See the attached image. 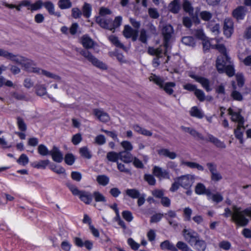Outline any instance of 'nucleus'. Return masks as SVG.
<instances>
[{
	"label": "nucleus",
	"instance_id": "64",
	"mask_svg": "<svg viewBox=\"0 0 251 251\" xmlns=\"http://www.w3.org/2000/svg\"><path fill=\"white\" fill-rule=\"evenodd\" d=\"M81 140L82 137L80 133L75 134L72 137V142L75 145L78 144Z\"/></svg>",
	"mask_w": 251,
	"mask_h": 251
},
{
	"label": "nucleus",
	"instance_id": "8",
	"mask_svg": "<svg viewBox=\"0 0 251 251\" xmlns=\"http://www.w3.org/2000/svg\"><path fill=\"white\" fill-rule=\"evenodd\" d=\"M182 233L184 239L191 246H193L194 242L199 237L198 234L190 228H184Z\"/></svg>",
	"mask_w": 251,
	"mask_h": 251
},
{
	"label": "nucleus",
	"instance_id": "46",
	"mask_svg": "<svg viewBox=\"0 0 251 251\" xmlns=\"http://www.w3.org/2000/svg\"><path fill=\"white\" fill-rule=\"evenodd\" d=\"M17 161L20 165L25 166L28 164L29 159L26 155L22 154Z\"/></svg>",
	"mask_w": 251,
	"mask_h": 251
},
{
	"label": "nucleus",
	"instance_id": "44",
	"mask_svg": "<svg viewBox=\"0 0 251 251\" xmlns=\"http://www.w3.org/2000/svg\"><path fill=\"white\" fill-rule=\"evenodd\" d=\"M79 153L81 156L87 159L91 157L90 152L86 147H82L79 149Z\"/></svg>",
	"mask_w": 251,
	"mask_h": 251
},
{
	"label": "nucleus",
	"instance_id": "56",
	"mask_svg": "<svg viewBox=\"0 0 251 251\" xmlns=\"http://www.w3.org/2000/svg\"><path fill=\"white\" fill-rule=\"evenodd\" d=\"M183 44L190 46H193L195 45L194 39L190 36L184 37L182 39Z\"/></svg>",
	"mask_w": 251,
	"mask_h": 251
},
{
	"label": "nucleus",
	"instance_id": "57",
	"mask_svg": "<svg viewBox=\"0 0 251 251\" xmlns=\"http://www.w3.org/2000/svg\"><path fill=\"white\" fill-rule=\"evenodd\" d=\"M17 121L18 128L22 131H25L26 130V126L24 120L21 118L18 117Z\"/></svg>",
	"mask_w": 251,
	"mask_h": 251
},
{
	"label": "nucleus",
	"instance_id": "51",
	"mask_svg": "<svg viewBox=\"0 0 251 251\" xmlns=\"http://www.w3.org/2000/svg\"><path fill=\"white\" fill-rule=\"evenodd\" d=\"M65 163L69 165H72L74 164L75 161V157L74 155L72 153H67L66 154L64 157Z\"/></svg>",
	"mask_w": 251,
	"mask_h": 251
},
{
	"label": "nucleus",
	"instance_id": "48",
	"mask_svg": "<svg viewBox=\"0 0 251 251\" xmlns=\"http://www.w3.org/2000/svg\"><path fill=\"white\" fill-rule=\"evenodd\" d=\"M183 8L184 10L189 13V14H191L193 12V8L191 3L187 0H184Z\"/></svg>",
	"mask_w": 251,
	"mask_h": 251
},
{
	"label": "nucleus",
	"instance_id": "28",
	"mask_svg": "<svg viewBox=\"0 0 251 251\" xmlns=\"http://www.w3.org/2000/svg\"><path fill=\"white\" fill-rule=\"evenodd\" d=\"M210 191V190L207 189L205 185L201 183L197 184L195 188V193L199 195L205 194L207 196L208 191Z\"/></svg>",
	"mask_w": 251,
	"mask_h": 251
},
{
	"label": "nucleus",
	"instance_id": "7",
	"mask_svg": "<svg viewBox=\"0 0 251 251\" xmlns=\"http://www.w3.org/2000/svg\"><path fill=\"white\" fill-rule=\"evenodd\" d=\"M180 185L186 189H190L195 179V176L193 175L187 174L177 177Z\"/></svg>",
	"mask_w": 251,
	"mask_h": 251
},
{
	"label": "nucleus",
	"instance_id": "31",
	"mask_svg": "<svg viewBox=\"0 0 251 251\" xmlns=\"http://www.w3.org/2000/svg\"><path fill=\"white\" fill-rule=\"evenodd\" d=\"M244 130V125L242 126H239V125L237 126V127L236 129L234 130V134L237 138H238L241 144L243 143V133Z\"/></svg>",
	"mask_w": 251,
	"mask_h": 251
},
{
	"label": "nucleus",
	"instance_id": "58",
	"mask_svg": "<svg viewBox=\"0 0 251 251\" xmlns=\"http://www.w3.org/2000/svg\"><path fill=\"white\" fill-rule=\"evenodd\" d=\"M127 243L132 250H137L140 245L134 241L132 238H129L127 240Z\"/></svg>",
	"mask_w": 251,
	"mask_h": 251
},
{
	"label": "nucleus",
	"instance_id": "45",
	"mask_svg": "<svg viewBox=\"0 0 251 251\" xmlns=\"http://www.w3.org/2000/svg\"><path fill=\"white\" fill-rule=\"evenodd\" d=\"M176 247L177 248V250L179 249L181 251H190V248L189 247L188 245L186 243L182 241L177 242L176 244Z\"/></svg>",
	"mask_w": 251,
	"mask_h": 251
},
{
	"label": "nucleus",
	"instance_id": "50",
	"mask_svg": "<svg viewBox=\"0 0 251 251\" xmlns=\"http://www.w3.org/2000/svg\"><path fill=\"white\" fill-rule=\"evenodd\" d=\"M219 247L223 250H229L231 247V243L226 240H223L220 242L218 244Z\"/></svg>",
	"mask_w": 251,
	"mask_h": 251
},
{
	"label": "nucleus",
	"instance_id": "54",
	"mask_svg": "<svg viewBox=\"0 0 251 251\" xmlns=\"http://www.w3.org/2000/svg\"><path fill=\"white\" fill-rule=\"evenodd\" d=\"M109 40L116 46L124 49V46L120 42L118 38L115 36L112 35L109 37Z\"/></svg>",
	"mask_w": 251,
	"mask_h": 251
},
{
	"label": "nucleus",
	"instance_id": "20",
	"mask_svg": "<svg viewBox=\"0 0 251 251\" xmlns=\"http://www.w3.org/2000/svg\"><path fill=\"white\" fill-rule=\"evenodd\" d=\"M96 21L101 27L106 28L110 30L113 29L112 27V23L110 20L106 19L101 17H98L96 18Z\"/></svg>",
	"mask_w": 251,
	"mask_h": 251
},
{
	"label": "nucleus",
	"instance_id": "12",
	"mask_svg": "<svg viewBox=\"0 0 251 251\" xmlns=\"http://www.w3.org/2000/svg\"><path fill=\"white\" fill-rule=\"evenodd\" d=\"M50 155H51L52 160L57 163L61 162L64 158L63 153L55 146H53L51 151H50Z\"/></svg>",
	"mask_w": 251,
	"mask_h": 251
},
{
	"label": "nucleus",
	"instance_id": "32",
	"mask_svg": "<svg viewBox=\"0 0 251 251\" xmlns=\"http://www.w3.org/2000/svg\"><path fill=\"white\" fill-rule=\"evenodd\" d=\"M166 219L168 221L170 225L173 226H177V223L173 220V218H176L177 217V215L176 212L170 210L168 211L167 213L166 214Z\"/></svg>",
	"mask_w": 251,
	"mask_h": 251
},
{
	"label": "nucleus",
	"instance_id": "6",
	"mask_svg": "<svg viewBox=\"0 0 251 251\" xmlns=\"http://www.w3.org/2000/svg\"><path fill=\"white\" fill-rule=\"evenodd\" d=\"M79 53L96 67L102 70L107 69L106 65L103 62L99 60L89 51L85 50H81Z\"/></svg>",
	"mask_w": 251,
	"mask_h": 251
},
{
	"label": "nucleus",
	"instance_id": "4",
	"mask_svg": "<svg viewBox=\"0 0 251 251\" xmlns=\"http://www.w3.org/2000/svg\"><path fill=\"white\" fill-rule=\"evenodd\" d=\"M149 80L153 81L160 88L163 89L164 91L169 95H172L174 93V89L176 87V83L174 82H168L164 83L163 80L159 76L151 74L149 77Z\"/></svg>",
	"mask_w": 251,
	"mask_h": 251
},
{
	"label": "nucleus",
	"instance_id": "2",
	"mask_svg": "<svg viewBox=\"0 0 251 251\" xmlns=\"http://www.w3.org/2000/svg\"><path fill=\"white\" fill-rule=\"evenodd\" d=\"M216 48L221 53V55L218 57L216 61V68L218 72H226L228 76H232L235 74V71L230 59L227 55L225 47L223 45H218Z\"/></svg>",
	"mask_w": 251,
	"mask_h": 251
},
{
	"label": "nucleus",
	"instance_id": "29",
	"mask_svg": "<svg viewBox=\"0 0 251 251\" xmlns=\"http://www.w3.org/2000/svg\"><path fill=\"white\" fill-rule=\"evenodd\" d=\"M196 249L199 251H204L206 249V245L205 242L200 239L199 237L195 242L193 246Z\"/></svg>",
	"mask_w": 251,
	"mask_h": 251
},
{
	"label": "nucleus",
	"instance_id": "24",
	"mask_svg": "<svg viewBox=\"0 0 251 251\" xmlns=\"http://www.w3.org/2000/svg\"><path fill=\"white\" fill-rule=\"evenodd\" d=\"M160 249L163 251H177L175 245L169 240H166L160 244Z\"/></svg>",
	"mask_w": 251,
	"mask_h": 251
},
{
	"label": "nucleus",
	"instance_id": "49",
	"mask_svg": "<svg viewBox=\"0 0 251 251\" xmlns=\"http://www.w3.org/2000/svg\"><path fill=\"white\" fill-rule=\"evenodd\" d=\"M44 2L41 0H38L35 3L31 4L30 7H28V9L31 11H35L40 9L43 6Z\"/></svg>",
	"mask_w": 251,
	"mask_h": 251
},
{
	"label": "nucleus",
	"instance_id": "16",
	"mask_svg": "<svg viewBox=\"0 0 251 251\" xmlns=\"http://www.w3.org/2000/svg\"><path fill=\"white\" fill-rule=\"evenodd\" d=\"M93 112L96 117L101 122L106 123L110 120L108 114L102 110L95 109Z\"/></svg>",
	"mask_w": 251,
	"mask_h": 251
},
{
	"label": "nucleus",
	"instance_id": "3",
	"mask_svg": "<svg viewBox=\"0 0 251 251\" xmlns=\"http://www.w3.org/2000/svg\"><path fill=\"white\" fill-rule=\"evenodd\" d=\"M233 213L232 215L233 221L238 226H247L249 222L246 216L251 218V209L246 208L243 210L240 207L233 206Z\"/></svg>",
	"mask_w": 251,
	"mask_h": 251
},
{
	"label": "nucleus",
	"instance_id": "21",
	"mask_svg": "<svg viewBox=\"0 0 251 251\" xmlns=\"http://www.w3.org/2000/svg\"><path fill=\"white\" fill-rule=\"evenodd\" d=\"M43 6L47 9L50 14L55 15L57 17L61 16L60 12L55 11V7L54 4L50 1H46L44 2Z\"/></svg>",
	"mask_w": 251,
	"mask_h": 251
},
{
	"label": "nucleus",
	"instance_id": "18",
	"mask_svg": "<svg viewBox=\"0 0 251 251\" xmlns=\"http://www.w3.org/2000/svg\"><path fill=\"white\" fill-rule=\"evenodd\" d=\"M152 173L155 176L159 179L169 178L168 172L158 166H155L153 167Z\"/></svg>",
	"mask_w": 251,
	"mask_h": 251
},
{
	"label": "nucleus",
	"instance_id": "33",
	"mask_svg": "<svg viewBox=\"0 0 251 251\" xmlns=\"http://www.w3.org/2000/svg\"><path fill=\"white\" fill-rule=\"evenodd\" d=\"M179 0H174L169 5V10L173 13H177L180 10Z\"/></svg>",
	"mask_w": 251,
	"mask_h": 251
},
{
	"label": "nucleus",
	"instance_id": "25",
	"mask_svg": "<svg viewBox=\"0 0 251 251\" xmlns=\"http://www.w3.org/2000/svg\"><path fill=\"white\" fill-rule=\"evenodd\" d=\"M207 197L208 200H211L216 203H219L224 200V198L221 193L219 192L212 193L210 191H208Z\"/></svg>",
	"mask_w": 251,
	"mask_h": 251
},
{
	"label": "nucleus",
	"instance_id": "26",
	"mask_svg": "<svg viewBox=\"0 0 251 251\" xmlns=\"http://www.w3.org/2000/svg\"><path fill=\"white\" fill-rule=\"evenodd\" d=\"M247 11L246 8L244 6H239L233 10L232 15L237 20L243 19Z\"/></svg>",
	"mask_w": 251,
	"mask_h": 251
},
{
	"label": "nucleus",
	"instance_id": "38",
	"mask_svg": "<svg viewBox=\"0 0 251 251\" xmlns=\"http://www.w3.org/2000/svg\"><path fill=\"white\" fill-rule=\"evenodd\" d=\"M58 6L61 9H68L71 7L72 2L71 0H59Z\"/></svg>",
	"mask_w": 251,
	"mask_h": 251
},
{
	"label": "nucleus",
	"instance_id": "39",
	"mask_svg": "<svg viewBox=\"0 0 251 251\" xmlns=\"http://www.w3.org/2000/svg\"><path fill=\"white\" fill-rule=\"evenodd\" d=\"M120 145H121V147L124 150V151L130 152L133 149V145L128 141H126V140L123 141L121 142Z\"/></svg>",
	"mask_w": 251,
	"mask_h": 251
},
{
	"label": "nucleus",
	"instance_id": "23",
	"mask_svg": "<svg viewBox=\"0 0 251 251\" xmlns=\"http://www.w3.org/2000/svg\"><path fill=\"white\" fill-rule=\"evenodd\" d=\"M119 155V160L125 163H130L133 160V156L130 152L120 151Z\"/></svg>",
	"mask_w": 251,
	"mask_h": 251
},
{
	"label": "nucleus",
	"instance_id": "19",
	"mask_svg": "<svg viewBox=\"0 0 251 251\" xmlns=\"http://www.w3.org/2000/svg\"><path fill=\"white\" fill-rule=\"evenodd\" d=\"M157 153L161 156L168 157L170 159H175L177 157V154L171 151L168 149L162 148L157 151Z\"/></svg>",
	"mask_w": 251,
	"mask_h": 251
},
{
	"label": "nucleus",
	"instance_id": "13",
	"mask_svg": "<svg viewBox=\"0 0 251 251\" xmlns=\"http://www.w3.org/2000/svg\"><path fill=\"white\" fill-rule=\"evenodd\" d=\"M148 52L151 55L156 56V57L153 60L152 65L154 67L158 66L160 64L159 58L162 52V50L160 48L155 49L154 48L150 47L148 49Z\"/></svg>",
	"mask_w": 251,
	"mask_h": 251
},
{
	"label": "nucleus",
	"instance_id": "22",
	"mask_svg": "<svg viewBox=\"0 0 251 251\" xmlns=\"http://www.w3.org/2000/svg\"><path fill=\"white\" fill-rule=\"evenodd\" d=\"M205 140L211 142L217 148L224 149L226 147L225 144L223 142L220 141L218 138L211 134H208L207 138H205Z\"/></svg>",
	"mask_w": 251,
	"mask_h": 251
},
{
	"label": "nucleus",
	"instance_id": "55",
	"mask_svg": "<svg viewBox=\"0 0 251 251\" xmlns=\"http://www.w3.org/2000/svg\"><path fill=\"white\" fill-rule=\"evenodd\" d=\"M194 94L200 101H203L205 100L204 93L201 90L199 89H196Z\"/></svg>",
	"mask_w": 251,
	"mask_h": 251
},
{
	"label": "nucleus",
	"instance_id": "17",
	"mask_svg": "<svg viewBox=\"0 0 251 251\" xmlns=\"http://www.w3.org/2000/svg\"><path fill=\"white\" fill-rule=\"evenodd\" d=\"M233 32L232 21L230 19H226L224 25V32L227 37H229Z\"/></svg>",
	"mask_w": 251,
	"mask_h": 251
},
{
	"label": "nucleus",
	"instance_id": "61",
	"mask_svg": "<svg viewBox=\"0 0 251 251\" xmlns=\"http://www.w3.org/2000/svg\"><path fill=\"white\" fill-rule=\"evenodd\" d=\"M200 17L204 21H208L212 18V14L209 12L203 11L201 12Z\"/></svg>",
	"mask_w": 251,
	"mask_h": 251
},
{
	"label": "nucleus",
	"instance_id": "40",
	"mask_svg": "<svg viewBox=\"0 0 251 251\" xmlns=\"http://www.w3.org/2000/svg\"><path fill=\"white\" fill-rule=\"evenodd\" d=\"M38 152L42 156H47L50 154V151L47 147L43 144H41L38 146Z\"/></svg>",
	"mask_w": 251,
	"mask_h": 251
},
{
	"label": "nucleus",
	"instance_id": "47",
	"mask_svg": "<svg viewBox=\"0 0 251 251\" xmlns=\"http://www.w3.org/2000/svg\"><path fill=\"white\" fill-rule=\"evenodd\" d=\"M91 7L89 4L85 3L83 7V15L86 18H89L91 14Z\"/></svg>",
	"mask_w": 251,
	"mask_h": 251
},
{
	"label": "nucleus",
	"instance_id": "62",
	"mask_svg": "<svg viewBox=\"0 0 251 251\" xmlns=\"http://www.w3.org/2000/svg\"><path fill=\"white\" fill-rule=\"evenodd\" d=\"M123 217L127 222H131L133 220L132 213L129 211H124L122 213Z\"/></svg>",
	"mask_w": 251,
	"mask_h": 251
},
{
	"label": "nucleus",
	"instance_id": "34",
	"mask_svg": "<svg viewBox=\"0 0 251 251\" xmlns=\"http://www.w3.org/2000/svg\"><path fill=\"white\" fill-rule=\"evenodd\" d=\"M132 128L137 133L142 134L145 136H151L152 135L151 132L144 128H142L138 125H134L132 126Z\"/></svg>",
	"mask_w": 251,
	"mask_h": 251
},
{
	"label": "nucleus",
	"instance_id": "10",
	"mask_svg": "<svg viewBox=\"0 0 251 251\" xmlns=\"http://www.w3.org/2000/svg\"><path fill=\"white\" fill-rule=\"evenodd\" d=\"M228 114L231 116V120L238 123L239 126H242L244 123L243 117L240 115V112L231 108L228 109Z\"/></svg>",
	"mask_w": 251,
	"mask_h": 251
},
{
	"label": "nucleus",
	"instance_id": "11",
	"mask_svg": "<svg viewBox=\"0 0 251 251\" xmlns=\"http://www.w3.org/2000/svg\"><path fill=\"white\" fill-rule=\"evenodd\" d=\"M174 32L173 28L170 25H166L163 27L162 33L164 38V46L166 49L168 46V41Z\"/></svg>",
	"mask_w": 251,
	"mask_h": 251
},
{
	"label": "nucleus",
	"instance_id": "36",
	"mask_svg": "<svg viewBox=\"0 0 251 251\" xmlns=\"http://www.w3.org/2000/svg\"><path fill=\"white\" fill-rule=\"evenodd\" d=\"M49 160H40L37 162H34L32 166L34 168L37 169H44L49 164Z\"/></svg>",
	"mask_w": 251,
	"mask_h": 251
},
{
	"label": "nucleus",
	"instance_id": "30",
	"mask_svg": "<svg viewBox=\"0 0 251 251\" xmlns=\"http://www.w3.org/2000/svg\"><path fill=\"white\" fill-rule=\"evenodd\" d=\"M190 115L199 119H201L203 117L204 114L201 110L196 106L192 107L190 110Z\"/></svg>",
	"mask_w": 251,
	"mask_h": 251
},
{
	"label": "nucleus",
	"instance_id": "53",
	"mask_svg": "<svg viewBox=\"0 0 251 251\" xmlns=\"http://www.w3.org/2000/svg\"><path fill=\"white\" fill-rule=\"evenodd\" d=\"M126 193L127 195L133 199L137 198L139 196V192L136 189H127Z\"/></svg>",
	"mask_w": 251,
	"mask_h": 251
},
{
	"label": "nucleus",
	"instance_id": "52",
	"mask_svg": "<svg viewBox=\"0 0 251 251\" xmlns=\"http://www.w3.org/2000/svg\"><path fill=\"white\" fill-rule=\"evenodd\" d=\"M14 54L8 51L0 48V56L12 60Z\"/></svg>",
	"mask_w": 251,
	"mask_h": 251
},
{
	"label": "nucleus",
	"instance_id": "41",
	"mask_svg": "<svg viewBox=\"0 0 251 251\" xmlns=\"http://www.w3.org/2000/svg\"><path fill=\"white\" fill-rule=\"evenodd\" d=\"M97 181L99 184L105 186L109 183V178L105 175H100L97 176Z\"/></svg>",
	"mask_w": 251,
	"mask_h": 251
},
{
	"label": "nucleus",
	"instance_id": "1",
	"mask_svg": "<svg viewBox=\"0 0 251 251\" xmlns=\"http://www.w3.org/2000/svg\"><path fill=\"white\" fill-rule=\"evenodd\" d=\"M11 61L20 64L25 70L29 72L43 75L48 77L53 78L55 80L58 81L60 80V77L59 76L36 67L33 60L25 56L14 54Z\"/></svg>",
	"mask_w": 251,
	"mask_h": 251
},
{
	"label": "nucleus",
	"instance_id": "60",
	"mask_svg": "<svg viewBox=\"0 0 251 251\" xmlns=\"http://www.w3.org/2000/svg\"><path fill=\"white\" fill-rule=\"evenodd\" d=\"M208 28L212 33L215 35L218 34L219 32L220 25L216 24L213 25L212 23H209L208 25Z\"/></svg>",
	"mask_w": 251,
	"mask_h": 251
},
{
	"label": "nucleus",
	"instance_id": "63",
	"mask_svg": "<svg viewBox=\"0 0 251 251\" xmlns=\"http://www.w3.org/2000/svg\"><path fill=\"white\" fill-rule=\"evenodd\" d=\"M95 143L98 145H101L106 142V139L103 135H99L95 137Z\"/></svg>",
	"mask_w": 251,
	"mask_h": 251
},
{
	"label": "nucleus",
	"instance_id": "42",
	"mask_svg": "<svg viewBox=\"0 0 251 251\" xmlns=\"http://www.w3.org/2000/svg\"><path fill=\"white\" fill-rule=\"evenodd\" d=\"M93 197L94 198L95 201L97 202H101L104 203L106 201V199L105 197L104 196L103 194H102L99 192H94L93 193Z\"/></svg>",
	"mask_w": 251,
	"mask_h": 251
},
{
	"label": "nucleus",
	"instance_id": "9",
	"mask_svg": "<svg viewBox=\"0 0 251 251\" xmlns=\"http://www.w3.org/2000/svg\"><path fill=\"white\" fill-rule=\"evenodd\" d=\"M190 76L200 83L206 91L209 92L212 90L210 81L206 78L193 74L190 75Z\"/></svg>",
	"mask_w": 251,
	"mask_h": 251
},
{
	"label": "nucleus",
	"instance_id": "27",
	"mask_svg": "<svg viewBox=\"0 0 251 251\" xmlns=\"http://www.w3.org/2000/svg\"><path fill=\"white\" fill-rule=\"evenodd\" d=\"M180 165L188 167L191 169H197L199 171H202L204 170L203 167L201 165L194 162L186 161L184 160H181Z\"/></svg>",
	"mask_w": 251,
	"mask_h": 251
},
{
	"label": "nucleus",
	"instance_id": "59",
	"mask_svg": "<svg viewBox=\"0 0 251 251\" xmlns=\"http://www.w3.org/2000/svg\"><path fill=\"white\" fill-rule=\"evenodd\" d=\"M189 133L197 140H205V139L201 133L193 129H191V130H190Z\"/></svg>",
	"mask_w": 251,
	"mask_h": 251
},
{
	"label": "nucleus",
	"instance_id": "14",
	"mask_svg": "<svg viewBox=\"0 0 251 251\" xmlns=\"http://www.w3.org/2000/svg\"><path fill=\"white\" fill-rule=\"evenodd\" d=\"M123 34L126 38H131L134 41L137 39L138 30L133 29L129 25H125L123 30Z\"/></svg>",
	"mask_w": 251,
	"mask_h": 251
},
{
	"label": "nucleus",
	"instance_id": "35",
	"mask_svg": "<svg viewBox=\"0 0 251 251\" xmlns=\"http://www.w3.org/2000/svg\"><path fill=\"white\" fill-rule=\"evenodd\" d=\"M119 152H116L115 151H110L107 153L106 155V158L108 161L113 162H118V160L119 159Z\"/></svg>",
	"mask_w": 251,
	"mask_h": 251
},
{
	"label": "nucleus",
	"instance_id": "43",
	"mask_svg": "<svg viewBox=\"0 0 251 251\" xmlns=\"http://www.w3.org/2000/svg\"><path fill=\"white\" fill-rule=\"evenodd\" d=\"M232 85L234 90L233 91L231 96L235 100H242V96L241 94L236 90V86L234 82L232 83Z\"/></svg>",
	"mask_w": 251,
	"mask_h": 251
},
{
	"label": "nucleus",
	"instance_id": "5",
	"mask_svg": "<svg viewBox=\"0 0 251 251\" xmlns=\"http://www.w3.org/2000/svg\"><path fill=\"white\" fill-rule=\"evenodd\" d=\"M68 187L74 195L78 196L85 203L88 204L92 201V195L89 192L80 191L76 186L72 184H69Z\"/></svg>",
	"mask_w": 251,
	"mask_h": 251
},
{
	"label": "nucleus",
	"instance_id": "15",
	"mask_svg": "<svg viewBox=\"0 0 251 251\" xmlns=\"http://www.w3.org/2000/svg\"><path fill=\"white\" fill-rule=\"evenodd\" d=\"M80 43L87 49H92L96 45V43L87 35H84L81 37Z\"/></svg>",
	"mask_w": 251,
	"mask_h": 251
},
{
	"label": "nucleus",
	"instance_id": "37",
	"mask_svg": "<svg viewBox=\"0 0 251 251\" xmlns=\"http://www.w3.org/2000/svg\"><path fill=\"white\" fill-rule=\"evenodd\" d=\"M193 213L192 209L189 207H185L183 209V216L186 221H190L191 220V216Z\"/></svg>",
	"mask_w": 251,
	"mask_h": 251
}]
</instances>
